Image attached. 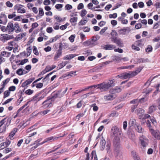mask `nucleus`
Wrapping results in <instances>:
<instances>
[{
  "instance_id": "nucleus-1",
  "label": "nucleus",
  "mask_w": 160,
  "mask_h": 160,
  "mask_svg": "<svg viewBox=\"0 0 160 160\" xmlns=\"http://www.w3.org/2000/svg\"><path fill=\"white\" fill-rule=\"evenodd\" d=\"M115 80L114 79H109L107 82H104L99 84V89L102 92H106L111 87L115 85Z\"/></svg>"
},
{
  "instance_id": "nucleus-2",
  "label": "nucleus",
  "mask_w": 160,
  "mask_h": 160,
  "mask_svg": "<svg viewBox=\"0 0 160 160\" xmlns=\"http://www.w3.org/2000/svg\"><path fill=\"white\" fill-rule=\"evenodd\" d=\"M114 152L115 156L118 159L122 158V153L120 148V142L118 139L113 142Z\"/></svg>"
},
{
  "instance_id": "nucleus-3",
  "label": "nucleus",
  "mask_w": 160,
  "mask_h": 160,
  "mask_svg": "<svg viewBox=\"0 0 160 160\" xmlns=\"http://www.w3.org/2000/svg\"><path fill=\"white\" fill-rule=\"evenodd\" d=\"M111 133L114 137V141L118 139L120 142L119 137L121 136V133L120 129L116 126L113 127L111 129Z\"/></svg>"
},
{
  "instance_id": "nucleus-4",
  "label": "nucleus",
  "mask_w": 160,
  "mask_h": 160,
  "mask_svg": "<svg viewBox=\"0 0 160 160\" xmlns=\"http://www.w3.org/2000/svg\"><path fill=\"white\" fill-rule=\"evenodd\" d=\"M139 142L142 147L144 148L148 145L149 140L145 136L141 135L140 136Z\"/></svg>"
},
{
  "instance_id": "nucleus-5",
  "label": "nucleus",
  "mask_w": 160,
  "mask_h": 160,
  "mask_svg": "<svg viewBox=\"0 0 160 160\" xmlns=\"http://www.w3.org/2000/svg\"><path fill=\"white\" fill-rule=\"evenodd\" d=\"M23 6L20 4L16 5L13 7L14 10H17L19 13H23L26 12V10L23 8Z\"/></svg>"
},
{
  "instance_id": "nucleus-6",
  "label": "nucleus",
  "mask_w": 160,
  "mask_h": 160,
  "mask_svg": "<svg viewBox=\"0 0 160 160\" xmlns=\"http://www.w3.org/2000/svg\"><path fill=\"white\" fill-rule=\"evenodd\" d=\"M132 77H133L131 72L123 73L116 76V78H119L123 79L130 78Z\"/></svg>"
},
{
  "instance_id": "nucleus-7",
  "label": "nucleus",
  "mask_w": 160,
  "mask_h": 160,
  "mask_svg": "<svg viewBox=\"0 0 160 160\" xmlns=\"http://www.w3.org/2000/svg\"><path fill=\"white\" fill-rule=\"evenodd\" d=\"M149 131L152 135L155 138L158 139H160V132L159 131L154 130L152 128H150Z\"/></svg>"
},
{
  "instance_id": "nucleus-8",
  "label": "nucleus",
  "mask_w": 160,
  "mask_h": 160,
  "mask_svg": "<svg viewBox=\"0 0 160 160\" xmlns=\"http://www.w3.org/2000/svg\"><path fill=\"white\" fill-rule=\"evenodd\" d=\"M112 42L116 43L117 45L120 47H122L123 46V42L120 38H113L111 41Z\"/></svg>"
},
{
  "instance_id": "nucleus-9",
  "label": "nucleus",
  "mask_w": 160,
  "mask_h": 160,
  "mask_svg": "<svg viewBox=\"0 0 160 160\" xmlns=\"http://www.w3.org/2000/svg\"><path fill=\"white\" fill-rule=\"evenodd\" d=\"M67 90L68 88H66L64 91L63 92H62L61 90L57 92L54 95V97L56 98H61L63 97L67 92Z\"/></svg>"
},
{
  "instance_id": "nucleus-10",
  "label": "nucleus",
  "mask_w": 160,
  "mask_h": 160,
  "mask_svg": "<svg viewBox=\"0 0 160 160\" xmlns=\"http://www.w3.org/2000/svg\"><path fill=\"white\" fill-rule=\"evenodd\" d=\"M13 38L12 35H10L7 34H3L1 35V40L3 42Z\"/></svg>"
},
{
  "instance_id": "nucleus-11",
  "label": "nucleus",
  "mask_w": 160,
  "mask_h": 160,
  "mask_svg": "<svg viewBox=\"0 0 160 160\" xmlns=\"http://www.w3.org/2000/svg\"><path fill=\"white\" fill-rule=\"evenodd\" d=\"M7 32L9 34L12 32L14 30V26L13 24L11 22H9L7 26Z\"/></svg>"
},
{
  "instance_id": "nucleus-12",
  "label": "nucleus",
  "mask_w": 160,
  "mask_h": 160,
  "mask_svg": "<svg viewBox=\"0 0 160 160\" xmlns=\"http://www.w3.org/2000/svg\"><path fill=\"white\" fill-rule=\"evenodd\" d=\"M135 112L136 113L138 116L139 118L141 119L142 118L145 111L144 110L139 108L137 109Z\"/></svg>"
},
{
  "instance_id": "nucleus-13",
  "label": "nucleus",
  "mask_w": 160,
  "mask_h": 160,
  "mask_svg": "<svg viewBox=\"0 0 160 160\" xmlns=\"http://www.w3.org/2000/svg\"><path fill=\"white\" fill-rule=\"evenodd\" d=\"M122 91V89L118 87H116L114 88L111 89L109 91V92L114 94L116 93H119Z\"/></svg>"
},
{
  "instance_id": "nucleus-14",
  "label": "nucleus",
  "mask_w": 160,
  "mask_h": 160,
  "mask_svg": "<svg viewBox=\"0 0 160 160\" xmlns=\"http://www.w3.org/2000/svg\"><path fill=\"white\" fill-rule=\"evenodd\" d=\"M116 97V96L115 94L111 93L110 94L105 96L104 97V98L105 100L107 101L112 100L114 99Z\"/></svg>"
},
{
  "instance_id": "nucleus-15",
  "label": "nucleus",
  "mask_w": 160,
  "mask_h": 160,
  "mask_svg": "<svg viewBox=\"0 0 160 160\" xmlns=\"http://www.w3.org/2000/svg\"><path fill=\"white\" fill-rule=\"evenodd\" d=\"M139 103V101L138 99H135L131 101V103L135 104V105L133 106V107H132V108L131 110V111L132 112H134V109L137 107Z\"/></svg>"
},
{
  "instance_id": "nucleus-16",
  "label": "nucleus",
  "mask_w": 160,
  "mask_h": 160,
  "mask_svg": "<svg viewBox=\"0 0 160 160\" xmlns=\"http://www.w3.org/2000/svg\"><path fill=\"white\" fill-rule=\"evenodd\" d=\"M34 79V78H31L26 80L23 82L22 85V87H25L27 85L30 84Z\"/></svg>"
},
{
  "instance_id": "nucleus-17",
  "label": "nucleus",
  "mask_w": 160,
  "mask_h": 160,
  "mask_svg": "<svg viewBox=\"0 0 160 160\" xmlns=\"http://www.w3.org/2000/svg\"><path fill=\"white\" fill-rule=\"evenodd\" d=\"M42 107L44 108H46L48 107H51L52 105V103L49 100H47L44 101L42 103Z\"/></svg>"
},
{
  "instance_id": "nucleus-18",
  "label": "nucleus",
  "mask_w": 160,
  "mask_h": 160,
  "mask_svg": "<svg viewBox=\"0 0 160 160\" xmlns=\"http://www.w3.org/2000/svg\"><path fill=\"white\" fill-rule=\"evenodd\" d=\"M14 29L16 33H18L22 32L20 28L19 24L17 22L15 23L13 25Z\"/></svg>"
},
{
  "instance_id": "nucleus-19",
  "label": "nucleus",
  "mask_w": 160,
  "mask_h": 160,
  "mask_svg": "<svg viewBox=\"0 0 160 160\" xmlns=\"http://www.w3.org/2000/svg\"><path fill=\"white\" fill-rule=\"evenodd\" d=\"M62 55V48H59L55 55L54 58V59L55 60H57Z\"/></svg>"
},
{
  "instance_id": "nucleus-20",
  "label": "nucleus",
  "mask_w": 160,
  "mask_h": 160,
  "mask_svg": "<svg viewBox=\"0 0 160 160\" xmlns=\"http://www.w3.org/2000/svg\"><path fill=\"white\" fill-rule=\"evenodd\" d=\"M129 124L131 127L134 126L135 127L137 126V125L138 124L136 122V119L132 117L130 118Z\"/></svg>"
},
{
  "instance_id": "nucleus-21",
  "label": "nucleus",
  "mask_w": 160,
  "mask_h": 160,
  "mask_svg": "<svg viewBox=\"0 0 160 160\" xmlns=\"http://www.w3.org/2000/svg\"><path fill=\"white\" fill-rule=\"evenodd\" d=\"M6 118H5L0 121V124H1L0 125V131L1 132H3L5 131L6 129V127L3 126V125L4 123V121L6 120Z\"/></svg>"
},
{
  "instance_id": "nucleus-22",
  "label": "nucleus",
  "mask_w": 160,
  "mask_h": 160,
  "mask_svg": "<svg viewBox=\"0 0 160 160\" xmlns=\"http://www.w3.org/2000/svg\"><path fill=\"white\" fill-rule=\"evenodd\" d=\"M0 19L2 20L5 24L7 22V16L3 13H1L0 14Z\"/></svg>"
},
{
  "instance_id": "nucleus-23",
  "label": "nucleus",
  "mask_w": 160,
  "mask_h": 160,
  "mask_svg": "<svg viewBox=\"0 0 160 160\" xmlns=\"http://www.w3.org/2000/svg\"><path fill=\"white\" fill-rule=\"evenodd\" d=\"M135 128L136 131L138 132L143 133L144 132V129L139 124L137 125V126L135 127Z\"/></svg>"
},
{
  "instance_id": "nucleus-24",
  "label": "nucleus",
  "mask_w": 160,
  "mask_h": 160,
  "mask_svg": "<svg viewBox=\"0 0 160 160\" xmlns=\"http://www.w3.org/2000/svg\"><path fill=\"white\" fill-rule=\"evenodd\" d=\"M116 46L112 44H107L104 46V48L106 50H112L114 49Z\"/></svg>"
},
{
  "instance_id": "nucleus-25",
  "label": "nucleus",
  "mask_w": 160,
  "mask_h": 160,
  "mask_svg": "<svg viewBox=\"0 0 160 160\" xmlns=\"http://www.w3.org/2000/svg\"><path fill=\"white\" fill-rule=\"evenodd\" d=\"M143 67H138L137 69L135 71H133L131 73L132 74V76L133 77H134L137 74H138L139 72H140V71L142 70L143 68Z\"/></svg>"
},
{
  "instance_id": "nucleus-26",
  "label": "nucleus",
  "mask_w": 160,
  "mask_h": 160,
  "mask_svg": "<svg viewBox=\"0 0 160 160\" xmlns=\"http://www.w3.org/2000/svg\"><path fill=\"white\" fill-rule=\"evenodd\" d=\"M59 137H50L46 138L41 143V144H42L47 142H48L50 141H52L55 139H58Z\"/></svg>"
},
{
  "instance_id": "nucleus-27",
  "label": "nucleus",
  "mask_w": 160,
  "mask_h": 160,
  "mask_svg": "<svg viewBox=\"0 0 160 160\" xmlns=\"http://www.w3.org/2000/svg\"><path fill=\"white\" fill-rule=\"evenodd\" d=\"M26 35V33L24 32L23 33H20L15 38V39L17 41H19L24 36Z\"/></svg>"
},
{
  "instance_id": "nucleus-28",
  "label": "nucleus",
  "mask_w": 160,
  "mask_h": 160,
  "mask_svg": "<svg viewBox=\"0 0 160 160\" xmlns=\"http://www.w3.org/2000/svg\"><path fill=\"white\" fill-rule=\"evenodd\" d=\"M98 40L96 37L93 36L92 37L91 40H89L90 42H91V45L94 46L97 44L96 42Z\"/></svg>"
},
{
  "instance_id": "nucleus-29",
  "label": "nucleus",
  "mask_w": 160,
  "mask_h": 160,
  "mask_svg": "<svg viewBox=\"0 0 160 160\" xmlns=\"http://www.w3.org/2000/svg\"><path fill=\"white\" fill-rule=\"evenodd\" d=\"M77 20L78 18L77 17H73L70 19V21L72 25L75 26L76 25Z\"/></svg>"
},
{
  "instance_id": "nucleus-30",
  "label": "nucleus",
  "mask_w": 160,
  "mask_h": 160,
  "mask_svg": "<svg viewBox=\"0 0 160 160\" xmlns=\"http://www.w3.org/2000/svg\"><path fill=\"white\" fill-rule=\"evenodd\" d=\"M17 129L14 128L12 131L10 132L9 135V138L10 139L12 140L13 139V136L14 135L16 132H17Z\"/></svg>"
},
{
  "instance_id": "nucleus-31",
  "label": "nucleus",
  "mask_w": 160,
  "mask_h": 160,
  "mask_svg": "<svg viewBox=\"0 0 160 160\" xmlns=\"http://www.w3.org/2000/svg\"><path fill=\"white\" fill-rule=\"evenodd\" d=\"M106 150L108 153L109 154H111V144L109 142H107L106 146Z\"/></svg>"
},
{
  "instance_id": "nucleus-32",
  "label": "nucleus",
  "mask_w": 160,
  "mask_h": 160,
  "mask_svg": "<svg viewBox=\"0 0 160 160\" xmlns=\"http://www.w3.org/2000/svg\"><path fill=\"white\" fill-rule=\"evenodd\" d=\"M110 34L112 36V37L111 38V41L112 40V39H113V38H117V37H116V36L118 35L117 32L114 30H112Z\"/></svg>"
},
{
  "instance_id": "nucleus-33",
  "label": "nucleus",
  "mask_w": 160,
  "mask_h": 160,
  "mask_svg": "<svg viewBox=\"0 0 160 160\" xmlns=\"http://www.w3.org/2000/svg\"><path fill=\"white\" fill-rule=\"evenodd\" d=\"M102 68L101 66H98L96 67L93 68L92 69L90 70L89 71V72H98L99 70L101 69Z\"/></svg>"
},
{
  "instance_id": "nucleus-34",
  "label": "nucleus",
  "mask_w": 160,
  "mask_h": 160,
  "mask_svg": "<svg viewBox=\"0 0 160 160\" xmlns=\"http://www.w3.org/2000/svg\"><path fill=\"white\" fill-rule=\"evenodd\" d=\"M54 18L58 22H63L65 20V18H64L63 19H62L61 17L57 15H55L54 16Z\"/></svg>"
},
{
  "instance_id": "nucleus-35",
  "label": "nucleus",
  "mask_w": 160,
  "mask_h": 160,
  "mask_svg": "<svg viewBox=\"0 0 160 160\" xmlns=\"http://www.w3.org/2000/svg\"><path fill=\"white\" fill-rule=\"evenodd\" d=\"M106 141L104 139H102L100 142V148L101 150H103L105 148V146L106 144Z\"/></svg>"
},
{
  "instance_id": "nucleus-36",
  "label": "nucleus",
  "mask_w": 160,
  "mask_h": 160,
  "mask_svg": "<svg viewBox=\"0 0 160 160\" xmlns=\"http://www.w3.org/2000/svg\"><path fill=\"white\" fill-rule=\"evenodd\" d=\"M76 56L74 54H69L63 57V59L70 60L74 58Z\"/></svg>"
},
{
  "instance_id": "nucleus-37",
  "label": "nucleus",
  "mask_w": 160,
  "mask_h": 160,
  "mask_svg": "<svg viewBox=\"0 0 160 160\" xmlns=\"http://www.w3.org/2000/svg\"><path fill=\"white\" fill-rule=\"evenodd\" d=\"M87 18H83L79 22V25H84L88 21Z\"/></svg>"
},
{
  "instance_id": "nucleus-38",
  "label": "nucleus",
  "mask_w": 160,
  "mask_h": 160,
  "mask_svg": "<svg viewBox=\"0 0 160 160\" xmlns=\"http://www.w3.org/2000/svg\"><path fill=\"white\" fill-rule=\"evenodd\" d=\"M52 72H51L48 74H47L45 77L42 79V82H48L49 80V76L52 73Z\"/></svg>"
},
{
  "instance_id": "nucleus-39",
  "label": "nucleus",
  "mask_w": 160,
  "mask_h": 160,
  "mask_svg": "<svg viewBox=\"0 0 160 160\" xmlns=\"http://www.w3.org/2000/svg\"><path fill=\"white\" fill-rule=\"evenodd\" d=\"M156 108V106L154 105L151 106L149 108L148 113L150 114L154 111Z\"/></svg>"
},
{
  "instance_id": "nucleus-40",
  "label": "nucleus",
  "mask_w": 160,
  "mask_h": 160,
  "mask_svg": "<svg viewBox=\"0 0 160 160\" xmlns=\"http://www.w3.org/2000/svg\"><path fill=\"white\" fill-rule=\"evenodd\" d=\"M132 153L134 160H140L139 158L138 157V155L136 154L135 152L132 151Z\"/></svg>"
},
{
  "instance_id": "nucleus-41",
  "label": "nucleus",
  "mask_w": 160,
  "mask_h": 160,
  "mask_svg": "<svg viewBox=\"0 0 160 160\" xmlns=\"http://www.w3.org/2000/svg\"><path fill=\"white\" fill-rule=\"evenodd\" d=\"M11 52H7L3 51L1 53L2 56H4L6 57H8L10 55Z\"/></svg>"
},
{
  "instance_id": "nucleus-42",
  "label": "nucleus",
  "mask_w": 160,
  "mask_h": 160,
  "mask_svg": "<svg viewBox=\"0 0 160 160\" xmlns=\"http://www.w3.org/2000/svg\"><path fill=\"white\" fill-rule=\"evenodd\" d=\"M56 67V66L55 65H52L51 66H48L46 67V69L48 72L55 68Z\"/></svg>"
},
{
  "instance_id": "nucleus-43",
  "label": "nucleus",
  "mask_w": 160,
  "mask_h": 160,
  "mask_svg": "<svg viewBox=\"0 0 160 160\" xmlns=\"http://www.w3.org/2000/svg\"><path fill=\"white\" fill-rule=\"evenodd\" d=\"M50 111V110H46L43 111L39 112L38 113V114L42 116H43L48 113Z\"/></svg>"
},
{
  "instance_id": "nucleus-44",
  "label": "nucleus",
  "mask_w": 160,
  "mask_h": 160,
  "mask_svg": "<svg viewBox=\"0 0 160 160\" xmlns=\"http://www.w3.org/2000/svg\"><path fill=\"white\" fill-rule=\"evenodd\" d=\"M59 38V36L58 35H57L55 37L50 39L49 42L50 43L56 41Z\"/></svg>"
},
{
  "instance_id": "nucleus-45",
  "label": "nucleus",
  "mask_w": 160,
  "mask_h": 160,
  "mask_svg": "<svg viewBox=\"0 0 160 160\" xmlns=\"http://www.w3.org/2000/svg\"><path fill=\"white\" fill-rule=\"evenodd\" d=\"M127 31V28H124L122 29L118 30V32L119 34H123L124 32H126Z\"/></svg>"
},
{
  "instance_id": "nucleus-46",
  "label": "nucleus",
  "mask_w": 160,
  "mask_h": 160,
  "mask_svg": "<svg viewBox=\"0 0 160 160\" xmlns=\"http://www.w3.org/2000/svg\"><path fill=\"white\" fill-rule=\"evenodd\" d=\"M53 28L55 30H58L60 28L59 24L57 22H55L54 23L53 26Z\"/></svg>"
},
{
  "instance_id": "nucleus-47",
  "label": "nucleus",
  "mask_w": 160,
  "mask_h": 160,
  "mask_svg": "<svg viewBox=\"0 0 160 160\" xmlns=\"http://www.w3.org/2000/svg\"><path fill=\"white\" fill-rule=\"evenodd\" d=\"M10 81V79L9 78H7L4 80L3 82V84H2V87L4 88L6 84H7Z\"/></svg>"
},
{
  "instance_id": "nucleus-48",
  "label": "nucleus",
  "mask_w": 160,
  "mask_h": 160,
  "mask_svg": "<svg viewBox=\"0 0 160 160\" xmlns=\"http://www.w3.org/2000/svg\"><path fill=\"white\" fill-rule=\"evenodd\" d=\"M32 50L33 52L35 55H38L39 53L36 47L33 46L32 47Z\"/></svg>"
},
{
  "instance_id": "nucleus-49",
  "label": "nucleus",
  "mask_w": 160,
  "mask_h": 160,
  "mask_svg": "<svg viewBox=\"0 0 160 160\" xmlns=\"http://www.w3.org/2000/svg\"><path fill=\"white\" fill-rule=\"evenodd\" d=\"M91 107H92V109L94 111H97L98 110V107L96 106V104L94 103L91 106Z\"/></svg>"
},
{
  "instance_id": "nucleus-50",
  "label": "nucleus",
  "mask_w": 160,
  "mask_h": 160,
  "mask_svg": "<svg viewBox=\"0 0 160 160\" xmlns=\"http://www.w3.org/2000/svg\"><path fill=\"white\" fill-rule=\"evenodd\" d=\"M129 138L131 139H133L135 137V134L134 132H129L128 134Z\"/></svg>"
},
{
  "instance_id": "nucleus-51",
  "label": "nucleus",
  "mask_w": 160,
  "mask_h": 160,
  "mask_svg": "<svg viewBox=\"0 0 160 160\" xmlns=\"http://www.w3.org/2000/svg\"><path fill=\"white\" fill-rule=\"evenodd\" d=\"M65 10H69L72 9V7L71 5L67 4L65 5Z\"/></svg>"
},
{
  "instance_id": "nucleus-52",
  "label": "nucleus",
  "mask_w": 160,
  "mask_h": 160,
  "mask_svg": "<svg viewBox=\"0 0 160 160\" xmlns=\"http://www.w3.org/2000/svg\"><path fill=\"white\" fill-rule=\"evenodd\" d=\"M29 102L30 101L28 102L25 104L20 108L18 110V113L22 110L25 107L27 106Z\"/></svg>"
},
{
  "instance_id": "nucleus-53",
  "label": "nucleus",
  "mask_w": 160,
  "mask_h": 160,
  "mask_svg": "<svg viewBox=\"0 0 160 160\" xmlns=\"http://www.w3.org/2000/svg\"><path fill=\"white\" fill-rule=\"evenodd\" d=\"M27 56H29L32 51V48L31 47H29L27 49Z\"/></svg>"
},
{
  "instance_id": "nucleus-54",
  "label": "nucleus",
  "mask_w": 160,
  "mask_h": 160,
  "mask_svg": "<svg viewBox=\"0 0 160 160\" xmlns=\"http://www.w3.org/2000/svg\"><path fill=\"white\" fill-rule=\"evenodd\" d=\"M75 37V35H72L69 38V39L70 41L72 42L74 40V38Z\"/></svg>"
},
{
  "instance_id": "nucleus-55",
  "label": "nucleus",
  "mask_w": 160,
  "mask_h": 160,
  "mask_svg": "<svg viewBox=\"0 0 160 160\" xmlns=\"http://www.w3.org/2000/svg\"><path fill=\"white\" fill-rule=\"evenodd\" d=\"M10 94V92L8 91H5L4 93L3 98H6L8 97Z\"/></svg>"
},
{
  "instance_id": "nucleus-56",
  "label": "nucleus",
  "mask_w": 160,
  "mask_h": 160,
  "mask_svg": "<svg viewBox=\"0 0 160 160\" xmlns=\"http://www.w3.org/2000/svg\"><path fill=\"white\" fill-rule=\"evenodd\" d=\"M87 13V11L85 9H83L81 14V16L82 17H84Z\"/></svg>"
},
{
  "instance_id": "nucleus-57",
  "label": "nucleus",
  "mask_w": 160,
  "mask_h": 160,
  "mask_svg": "<svg viewBox=\"0 0 160 160\" xmlns=\"http://www.w3.org/2000/svg\"><path fill=\"white\" fill-rule=\"evenodd\" d=\"M19 75H21L23 74V69L22 68H20L18 69L16 72Z\"/></svg>"
},
{
  "instance_id": "nucleus-58",
  "label": "nucleus",
  "mask_w": 160,
  "mask_h": 160,
  "mask_svg": "<svg viewBox=\"0 0 160 160\" xmlns=\"http://www.w3.org/2000/svg\"><path fill=\"white\" fill-rule=\"evenodd\" d=\"M12 149L10 148H7L3 150V152L5 153H7L10 152L11 151Z\"/></svg>"
},
{
  "instance_id": "nucleus-59",
  "label": "nucleus",
  "mask_w": 160,
  "mask_h": 160,
  "mask_svg": "<svg viewBox=\"0 0 160 160\" xmlns=\"http://www.w3.org/2000/svg\"><path fill=\"white\" fill-rule=\"evenodd\" d=\"M15 12H14L8 15V18L9 19H12L16 16Z\"/></svg>"
},
{
  "instance_id": "nucleus-60",
  "label": "nucleus",
  "mask_w": 160,
  "mask_h": 160,
  "mask_svg": "<svg viewBox=\"0 0 160 160\" xmlns=\"http://www.w3.org/2000/svg\"><path fill=\"white\" fill-rule=\"evenodd\" d=\"M33 91L31 89H28L25 92L28 95H30L32 94L33 93Z\"/></svg>"
},
{
  "instance_id": "nucleus-61",
  "label": "nucleus",
  "mask_w": 160,
  "mask_h": 160,
  "mask_svg": "<svg viewBox=\"0 0 160 160\" xmlns=\"http://www.w3.org/2000/svg\"><path fill=\"white\" fill-rule=\"evenodd\" d=\"M53 31L52 27H48L46 29L47 32L49 33H52Z\"/></svg>"
},
{
  "instance_id": "nucleus-62",
  "label": "nucleus",
  "mask_w": 160,
  "mask_h": 160,
  "mask_svg": "<svg viewBox=\"0 0 160 160\" xmlns=\"http://www.w3.org/2000/svg\"><path fill=\"white\" fill-rule=\"evenodd\" d=\"M139 102H140L141 103H143L148 100V98L146 97L140 99H138Z\"/></svg>"
},
{
  "instance_id": "nucleus-63",
  "label": "nucleus",
  "mask_w": 160,
  "mask_h": 160,
  "mask_svg": "<svg viewBox=\"0 0 160 160\" xmlns=\"http://www.w3.org/2000/svg\"><path fill=\"white\" fill-rule=\"evenodd\" d=\"M152 47L150 46L149 45L148 46V47L146 48L145 50L146 52H151L152 51Z\"/></svg>"
},
{
  "instance_id": "nucleus-64",
  "label": "nucleus",
  "mask_w": 160,
  "mask_h": 160,
  "mask_svg": "<svg viewBox=\"0 0 160 160\" xmlns=\"http://www.w3.org/2000/svg\"><path fill=\"white\" fill-rule=\"evenodd\" d=\"M43 84L42 83H39L36 84V87L38 88H42L43 86Z\"/></svg>"
}]
</instances>
